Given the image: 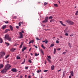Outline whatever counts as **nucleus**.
Returning a JSON list of instances; mask_svg holds the SVG:
<instances>
[{"instance_id": "6", "label": "nucleus", "mask_w": 78, "mask_h": 78, "mask_svg": "<svg viewBox=\"0 0 78 78\" xmlns=\"http://www.w3.org/2000/svg\"><path fill=\"white\" fill-rule=\"evenodd\" d=\"M7 70H8L5 68V69L1 71V72L2 73H6Z\"/></svg>"}, {"instance_id": "16", "label": "nucleus", "mask_w": 78, "mask_h": 78, "mask_svg": "<svg viewBox=\"0 0 78 78\" xmlns=\"http://www.w3.org/2000/svg\"><path fill=\"white\" fill-rule=\"evenodd\" d=\"M3 42V40L2 38H0V43L1 44H2Z\"/></svg>"}, {"instance_id": "34", "label": "nucleus", "mask_w": 78, "mask_h": 78, "mask_svg": "<svg viewBox=\"0 0 78 78\" xmlns=\"http://www.w3.org/2000/svg\"><path fill=\"white\" fill-rule=\"evenodd\" d=\"M9 55H7L5 57V59H7V58H8L9 57Z\"/></svg>"}, {"instance_id": "29", "label": "nucleus", "mask_w": 78, "mask_h": 78, "mask_svg": "<svg viewBox=\"0 0 78 78\" xmlns=\"http://www.w3.org/2000/svg\"><path fill=\"white\" fill-rule=\"evenodd\" d=\"M11 50H12V51H14V50H16V49H14V48H12L11 49Z\"/></svg>"}, {"instance_id": "20", "label": "nucleus", "mask_w": 78, "mask_h": 78, "mask_svg": "<svg viewBox=\"0 0 78 78\" xmlns=\"http://www.w3.org/2000/svg\"><path fill=\"white\" fill-rule=\"evenodd\" d=\"M5 44L7 46H9V43H7L5 42Z\"/></svg>"}, {"instance_id": "10", "label": "nucleus", "mask_w": 78, "mask_h": 78, "mask_svg": "<svg viewBox=\"0 0 78 78\" xmlns=\"http://www.w3.org/2000/svg\"><path fill=\"white\" fill-rule=\"evenodd\" d=\"M23 47V48L22 49V51H24V50H26L27 48V47Z\"/></svg>"}, {"instance_id": "3", "label": "nucleus", "mask_w": 78, "mask_h": 78, "mask_svg": "<svg viewBox=\"0 0 78 78\" xmlns=\"http://www.w3.org/2000/svg\"><path fill=\"white\" fill-rule=\"evenodd\" d=\"M66 22H67V23H68V24H69V25H73V24H74V23H73V22L69 20H67L66 21Z\"/></svg>"}, {"instance_id": "49", "label": "nucleus", "mask_w": 78, "mask_h": 78, "mask_svg": "<svg viewBox=\"0 0 78 78\" xmlns=\"http://www.w3.org/2000/svg\"><path fill=\"white\" fill-rule=\"evenodd\" d=\"M62 25H63V26H64V27L66 26V25L63 24V23Z\"/></svg>"}, {"instance_id": "31", "label": "nucleus", "mask_w": 78, "mask_h": 78, "mask_svg": "<svg viewBox=\"0 0 78 78\" xmlns=\"http://www.w3.org/2000/svg\"><path fill=\"white\" fill-rule=\"evenodd\" d=\"M40 51L43 54V55H44V52L43 51H42V49H41Z\"/></svg>"}, {"instance_id": "60", "label": "nucleus", "mask_w": 78, "mask_h": 78, "mask_svg": "<svg viewBox=\"0 0 78 78\" xmlns=\"http://www.w3.org/2000/svg\"><path fill=\"white\" fill-rule=\"evenodd\" d=\"M46 41H42V42H45Z\"/></svg>"}, {"instance_id": "47", "label": "nucleus", "mask_w": 78, "mask_h": 78, "mask_svg": "<svg viewBox=\"0 0 78 78\" xmlns=\"http://www.w3.org/2000/svg\"><path fill=\"white\" fill-rule=\"evenodd\" d=\"M44 72H48V70H44Z\"/></svg>"}, {"instance_id": "11", "label": "nucleus", "mask_w": 78, "mask_h": 78, "mask_svg": "<svg viewBox=\"0 0 78 78\" xmlns=\"http://www.w3.org/2000/svg\"><path fill=\"white\" fill-rule=\"evenodd\" d=\"M6 28V25H3L2 26V30H5V28Z\"/></svg>"}, {"instance_id": "52", "label": "nucleus", "mask_w": 78, "mask_h": 78, "mask_svg": "<svg viewBox=\"0 0 78 78\" xmlns=\"http://www.w3.org/2000/svg\"><path fill=\"white\" fill-rule=\"evenodd\" d=\"M21 24L22 23V24H23V22H20Z\"/></svg>"}, {"instance_id": "50", "label": "nucleus", "mask_w": 78, "mask_h": 78, "mask_svg": "<svg viewBox=\"0 0 78 78\" xmlns=\"http://www.w3.org/2000/svg\"><path fill=\"white\" fill-rule=\"evenodd\" d=\"M28 69V67H25V69Z\"/></svg>"}, {"instance_id": "24", "label": "nucleus", "mask_w": 78, "mask_h": 78, "mask_svg": "<svg viewBox=\"0 0 78 78\" xmlns=\"http://www.w3.org/2000/svg\"><path fill=\"white\" fill-rule=\"evenodd\" d=\"M54 6H55V7H58V4H54Z\"/></svg>"}, {"instance_id": "43", "label": "nucleus", "mask_w": 78, "mask_h": 78, "mask_svg": "<svg viewBox=\"0 0 78 78\" xmlns=\"http://www.w3.org/2000/svg\"><path fill=\"white\" fill-rule=\"evenodd\" d=\"M57 50L59 51L61 50V48H58L57 49Z\"/></svg>"}, {"instance_id": "33", "label": "nucleus", "mask_w": 78, "mask_h": 78, "mask_svg": "<svg viewBox=\"0 0 78 78\" xmlns=\"http://www.w3.org/2000/svg\"><path fill=\"white\" fill-rule=\"evenodd\" d=\"M53 21H55L54 20L52 19L50 20V22H53Z\"/></svg>"}, {"instance_id": "22", "label": "nucleus", "mask_w": 78, "mask_h": 78, "mask_svg": "<svg viewBox=\"0 0 78 78\" xmlns=\"http://www.w3.org/2000/svg\"><path fill=\"white\" fill-rule=\"evenodd\" d=\"M38 55H39V54L38 53V54H37V53H35V56H37Z\"/></svg>"}, {"instance_id": "30", "label": "nucleus", "mask_w": 78, "mask_h": 78, "mask_svg": "<svg viewBox=\"0 0 78 78\" xmlns=\"http://www.w3.org/2000/svg\"><path fill=\"white\" fill-rule=\"evenodd\" d=\"M53 17L51 16H50L49 17V19H53Z\"/></svg>"}, {"instance_id": "61", "label": "nucleus", "mask_w": 78, "mask_h": 78, "mask_svg": "<svg viewBox=\"0 0 78 78\" xmlns=\"http://www.w3.org/2000/svg\"><path fill=\"white\" fill-rule=\"evenodd\" d=\"M45 64H47V62H46V61H45V63H44Z\"/></svg>"}, {"instance_id": "62", "label": "nucleus", "mask_w": 78, "mask_h": 78, "mask_svg": "<svg viewBox=\"0 0 78 78\" xmlns=\"http://www.w3.org/2000/svg\"><path fill=\"white\" fill-rule=\"evenodd\" d=\"M69 31H70V30H68L67 31V32H69Z\"/></svg>"}, {"instance_id": "54", "label": "nucleus", "mask_w": 78, "mask_h": 78, "mask_svg": "<svg viewBox=\"0 0 78 78\" xmlns=\"http://www.w3.org/2000/svg\"><path fill=\"white\" fill-rule=\"evenodd\" d=\"M19 26H21V24L20 23V22L19 23Z\"/></svg>"}, {"instance_id": "2", "label": "nucleus", "mask_w": 78, "mask_h": 78, "mask_svg": "<svg viewBox=\"0 0 78 78\" xmlns=\"http://www.w3.org/2000/svg\"><path fill=\"white\" fill-rule=\"evenodd\" d=\"M11 67V66L10 65L7 64L5 66V68L7 70H8L10 69V67Z\"/></svg>"}, {"instance_id": "37", "label": "nucleus", "mask_w": 78, "mask_h": 78, "mask_svg": "<svg viewBox=\"0 0 78 78\" xmlns=\"http://www.w3.org/2000/svg\"><path fill=\"white\" fill-rule=\"evenodd\" d=\"M16 28L17 29H19V26H16Z\"/></svg>"}, {"instance_id": "55", "label": "nucleus", "mask_w": 78, "mask_h": 78, "mask_svg": "<svg viewBox=\"0 0 78 78\" xmlns=\"http://www.w3.org/2000/svg\"><path fill=\"white\" fill-rule=\"evenodd\" d=\"M24 63H25V62L23 61L22 62L21 64H23Z\"/></svg>"}, {"instance_id": "9", "label": "nucleus", "mask_w": 78, "mask_h": 78, "mask_svg": "<svg viewBox=\"0 0 78 78\" xmlns=\"http://www.w3.org/2000/svg\"><path fill=\"white\" fill-rule=\"evenodd\" d=\"M70 73H71V75L73 76V71H71L70 72Z\"/></svg>"}, {"instance_id": "59", "label": "nucleus", "mask_w": 78, "mask_h": 78, "mask_svg": "<svg viewBox=\"0 0 78 78\" xmlns=\"http://www.w3.org/2000/svg\"><path fill=\"white\" fill-rule=\"evenodd\" d=\"M31 41H30V42H29V44H31Z\"/></svg>"}, {"instance_id": "7", "label": "nucleus", "mask_w": 78, "mask_h": 78, "mask_svg": "<svg viewBox=\"0 0 78 78\" xmlns=\"http://www.w3.org/2000/svg\"><path fill=\"white\" fill-rule=\"evenodd\" d=\"M11 71L13 72H17V69L15 68H12L11 69Z\"/></svg>"}, {"instance_id": "44", "label": "nucleus", "mask_w": 78, "mask_h": 78, "mask_svg": "<svg viewBox=\"0 0 78 78\" xmlns=\"http://www.w3.org/2000/svg\"><path fill=\"white\" fill-rule=\"evenodd\" d=\"M4 22H5V23H9L8 21Z\"/></svg>"}, {"instance_id": "1", "label": "nucleus", "mask_w": 78, "mask_h": 78, "mask_svg": "<svg viewBox=\"0 0 78 78\" xmlns=\"http://www.w3.org/2000/svg\"><path fill=\"white\" fill-rule=\"evenodd\" d=\"M5 38L8 40L9 41H10V42L11 41V38L9 37V35L8 34H6L5 35Z\"/></svg>"}, {"instance_id": "46", "label": "nucleus", "mask_w": 78, "mask_h": 78, "mask_svg": "<svg viewBox=\"0 0 78 78\" xmlns=\"http://www.w3.org/2000/svg\"><path fill=\"white\" fill-rule=\"evenodd\" d=\"M66 52H63V55H65V54H66Z\"/></svg>"}, {"instance_id": "40", "label": "nucleus", "mask_w": 78, "mask_h": 78, "mask_svg": "<svg viewBox=\"0 0 78 78\" xmlns=\"http://www.w3.org/2000/svg\"><path fill=\"white\" fill-rule=\"evenodd\" d=\"M59 22H60V23H61V24L62 25L63 23H62V22L61 21H59Z\"/></svg>"}, {"instance_id": "13", "label": "nucleus", "mask_w": 78, "mask_h": 78, "mask_svg": "<svg viewBox=\"0 0 78 78\" xmlns=\"http://www.w3.org/2000/svg\"><path fill=\"white\" fill-rule=\"evenodd\" d=\"M54 68H55V66H51V69L52 70H54Z\"/></svg>"}, {"instance_id": "25", "label": "nucleus", "mask_w": 78, "mask_h": 78, "mask_svg": "<svg viewBox=\"0 0 78 78\" xmlns=\"http://www.w3.org/2000/svg\"><path fill=\"white\" fill-rule=\"evenodd\" d=\"M68 45L69 47H71V46H72V44L70 43H69Z\"/></svg>"}, {"instance_id": "8", "label": "nucleus", "mask_w": 78, "mask_h": 78, "mask_svg": "<svg viewBox=\"0 0 78 78\" xmlns=\"http://www.w3.org/2000/svg\"><path fill=\"white\" fill-rule=\"evenodd\" d=\"M5 55V53L4 52H1V56H3Z\"/></svg>"}, {"instance_id": "21", "label": "nucleus", "mask_w": 78, "mask_h": 78, "mask_svg": "<svg viewBox=\"0 0 78 78\" xmlns=\"http://www.w3.org/2000/svg\"><path fill=\"white\" fill-rule=\"evenodd\" d=\"M22 45H23V43H22V42L21 44V45H20V48H22Z\"/></svg>"}, {"instance_id": "14", "label": "nucleus", "mask_w": 78, "mask_h": 78, "mask_svg": "<svg viewBox=\"0 0 78 78\" xmlns=\"http://www.w3.org/2000/svg\"><path fill=\"white\" fill-rule=\"evenodd\" d=\"M3 65L2 64H0V69H2V68H3Z\"/></svg>"}, {"instance_id": "12", "label": "nucleus", "mask_w": 78, "mask_h": 78, "mask_svg": "<svg viewBox=\"0 0 78 78\" xmlns=\"http://www.w3.org/2000/svg\"><path fill=\"white\" fill-rule=\"evenodd\" d=\"M9 28L11 31L13 30V28L12 27V26H11V25H10Z\"/></svg>"}, {"instance_id": "28", "label": "nucleus", "mask_w": 78, "mask_h": 78, "mask_svg": "<svg viewBox=\"0 0 78 78\" xmlns=\"http://www.w3.org/2000/svg\"><path fill=\"white\" fill-rule=\"evenodd\" d=\"M47 56L49 59H51V57H50V56H48V55H47Z\"/></svg>"}, {"instance_id": "38", "label": "nucleus", "mask_w": 78, "mask_h": 78, "mask_svg": "<svg viewBox=\"0 0 78 78\" xmlns=\"http://www.w3.org/2000/svg\"><path fill=\"white\" fill-rule=\"evenodd\" d=\"M59 41H58V40H57L56 41V43H57V44H58L59 43Z\"/></svg>"}, {"instance_id": "51", "label": "nucleus", "mask_w": 78, "mask_h": 78, "mask_svg": "<svg viewBox=\"0 0 78 78\" xmlns=\"http://www.w3.org/2000/svg\"><path fill=\"white\" fill-rule=\"evenodd\" d=\"M36 39H37V40L40 41V40H41L40 39H39L38 38H37Z\"/></svg>"}, {"instance_id": "42", "label": "nucleus", "mask_w": 78, "mask_h": 78, "mask_svg": "<svg viewBox=\"0 0 78 78\" xmlns=\"http://www.w3.org/2000/svg\"><path fill=\"white\" fill-rule=\"evenodd\" d=\"M21 32H22V33H25L24 31H23V30H21Z\"/></svg>"}, {"instance_id": "32", "label": "nucleus", "mask_w": 78, "mask_h": 78, "mask_svg": "<svg viewBox=\"0 0 78 78\" xmlns=\"http://www.w3.org/2000/svg\"><path fill=\"white\" fill-rule=\"evenodd\" d=\"M47 59L48 61L49 62H51V61H50V60L48 58H47Z\"/></svg>"}, {"instance_id": "35", "label": "nucleus", "mask_w": 78, "mask_h": 78, "mask_svg": "<svg viewBox=\"0 0 78 78\" xmlns=\"http://www.w3.org/2000/svg\"><path fill=\"white\" fill-rule=\"evenodd\" d=\"M47 4H48V3H47V2L44 3V6H45V5H47Z\"/></svg>"}, {"instance_id": "17", "label": "nucleus", "mask_w": 78, "mask_h": 78, "mask_svg": "<svg viewBox=\"0 0 78 78\" xmlns=\"http://www.w3.org/2000/svg\"><path fill=\"white\" fill-rule=\"evenodd\" d=\"M10 31V30L9 29H6L5 30V32L7 33L8 31Z\"/></svg>"}, {"instance_id": "48", "label": "nucleus", "mask_w": 78, "mask_h": 78, "mask_svg": "<svg viewBox=\"0 0 78 78\" xmlns=\"http://www.w3.org/2000/svg\"><path fill=\"white\" fill-rule=\"evenodd\" d=\"M28 61V62H30V63H31V60H29Z\"/></svg>"}, {"instance_id": "27", "label": "nucleus", "mask_w": 78, "mask_h": 78, "mask_svg": "<svg viewBox=\"0 0 78 78\" xmlns=\"http://www.w3.org/2000/svg\"><path fill=\"white\" fill-rule=\"evenodd\" d=\"M78 11H77L75 13V15H76V16H78Z\"/></svg>"}, {"instance_id": "23", "label": "nucleus", "mask_w": 78, "mask_h": 78, "mask_svg": "<svg viewBox=\"0 0 78 78\" xmlns=\"http://www.w3.org/2000/svg\"><path fill=\"white\" fill-rule=\"evenodd\" d=\"M55 45V44L53 43L51 44V47H53Z\"/></svg>"}, {"instance_id": "36", "label": "nucleus", "mask_w": 78, "mask_h": 78, "mask_svg": "<svg viewBox=\"0 0 78 78\" xmlns=\"http://www.w3.org/2000/svg\"><path fill=\"white\" fill-rule=\"evenodd\" d=\"M65 36H69V34L68 33H66L65 34Z\"/></svg>"}, {"instance_id": "41", "label": "nucleus", "mask_w": 78, "mask_h": 78, "mask_svg": "<svg viewBox=\"0 0 78 78\" xmlns=\"http://www.w3.org/2000/svg\"><path fill=\"white\" fill-rule=\"evenodd\" d=\"M30 42H31V43H33L34 42V40H32L30 41Z\"/></svg>"}, {"instance_id": "15", "label": "nucleus", "mask_w": 78, "mask_h": 78, "mask_svg": "<svg viewBox=\"0 0 78 78\" xmlns=\"http://www.w3.org/2000/svg\"><path fill=\"white\" fill-rule=\"evenodd\" d=\"M56 49H54V55H55V53H56Z\"/></svg>"}, {"instance_id": "4", "label": "nucleus", "mask_w": 78, "mask_h": 78, "mask_svg": "<svg viewBox=\"0 0 78 78\" xmlns=\"http://www.w3.org/2000/svg\"><path fill=\"white\" fill-rule=\"evenodd\" d=\"M19 33L20 34V39H23V34H22V32H19Z\"/></svg>"}, {"instance_id": "63", "label": "nucleus", "mask_w": 78, "mask_h": 78, "mask_svg": "<svg viewBox=\"0 0 78 78\" xmlns=\"http://www.w3.org/2000/svg\"><path fill=\"white\" fill-rule=\"evenodd\" d=\"M39 72H40L39 70L37 71V73H39Z\"/></svg>"}, {"instance_id": "58", "label": "nucleus", "mask_w": 78, "mask_h": 78, "mask_svg": "<svg viewBox=\"0 0 78 78\" xmlns=\"http://www.w3.org/2000/svg\"><path fill=\"white\" fill-rule=\"evenodd\" d=\"M31 50V48H30L29 50V51H30Z\"/></svg>"}, {"instance_id": "57", "label": "nucleus", "mask_w": 78, "mask_h": 78, "mask_svg": "<svg viewBox=\"0 0 78 78\" xmlns=\"http://www.w3.org/2000/svg\"><path fill=\"white\" fill-rule=\"evenodd\" d=\"M69 78H72V76H69Z\"/></svg>"}, {"instance_id": "19", "label": "nucleus", "mask_w": 78, "mask_h": 78, "mask_svg": "<svg viewBox=\"0 0 78 78\" xmlns=\"http://www.w3.org/2000/svg\"><path fill=\"white\" fill-rule=\"evenodd\" d=\"M41 47H42L43 49H45V47L44 46V44H42Z\"/></svg>"}, {"instance_id": "56", "label": "nucleus", "mask_w": 78, "mask_h": 78, "mask_svg": "<svg viewBox=\"0 0 78 78\" xmlns=\"http://www.w3.org/2000/svg\"><path fill=\"white\" fill-rule=\"evenodd\" d=\"M28 78H31V76H28Z\"/></svg>"}, {"instance_id": "64", "label": "nucleus", "mask_w": 78, "mask_h": 78, "mask_svg": "<svg viewBox=\"0 0 78 78\" xmlns=\"http://www.w3.org/2000/svg\"><path fill=\"white\" fill-rule=\"evenodd\" d=\"M16 18H17V17H16V16H15L14 17V19H16Z\"/></svg>"}, {"instance_id": "53", "label": "nucleus", "mask_w": 78, "mask_h": 78, "mask_svg": "<svg viewBox=\"0 0 78 78\" xmlns=\"http://www.w3.org/2000/svg\"><path fill=\"white\" fill-rule=\"evenodd\" d=\"M23 78V76H20V78Z\"/></svg>"}, {"instance_id": "26", "label": "nucleus", "mask_w": 78, "mask_h": 78, "mask_svg": "<svg viewBox=\"0 0 78 78\" xmlns=\"http://www.w3.org/2000/svg\"><path fill=\"white\" fill-rule=\"evenodd\" d=\"M17 59H20V58L19 56H17L16 57Z\"/></svg>"}, {"instance_id": "45", "label": "nucleus", "mask_w": 78, "mask_h": 78, "mask_svg": "<svg viewBox=\"0 0 78 78\" xmlns=\"http://www.w3.org/2000/svg\"><path fill=\"white\" fill-rule=\"evenodd\" d=\"M48 41H46V42H45V43L46 44H47V43H48Z\"/></svg>"}, {"instance_id": "5", "label": "nucleus", "mask_w": 78, "mask_h": 78, "mask_svg": "<svg viewBox=\"0 0 78 78\" xmlns=\"http://www.w3.org/2000/svg\"><path fill=\"white\" fill-rule=\"evenodd\" d=\"M48 17H46L45 18V20L42 21L43 23H47V22H48Z\"/></svg>"}, {"instance_id": "39", "label": "nucleus", "mask_w": 78, "mask_h": 78, "mask_svg": "<svg viewBox=\"0 0 78 78\" xmlns=\"http://www.w3.org/2000/svg\"><path fill=\"white\" fill-rule=\"evenodd\" d=\"M67 29H66L65 30H64V32H65V33L66 32H67Z\"/></svg>"}, {"instance_id": "18", "label": "nucleus", "mask_w": 78, "mask_h": 78, "mask_svg": "<svg viewBox=\"0 0 78 78\" xmlns=\"http://www.w3.org/2000/svg\"><path fill=\"white\" fill-rule=\"evenodd\" d=\"M66 75V71H64L63 73V77H65Z\"/></svg>"}]
</instances>
